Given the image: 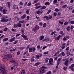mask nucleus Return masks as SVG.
Masks as SVG:
<instances>
[{"instance_id": "bf43d9fd", "label": "nucleus", "mask_w": 74, "mask_h": 74, "mask_svg": "<svg viewBox=\"0 0 74 74\" xmlns=\"http://www.w3.org/2000/svg\"><path fill=\"white\" fill-rule=\"evenodd\" d=\"M66 40H67V39H66V37H64L63 38V40L66 41Z\"/></svg>"}, {"instance_id": "7ed1b4c3", "label": "nucleus", "mask_w": 74, "mask_h": 74, "mask_svg": "<svg viewBox=\"0 0 74 74\" xmlns=\"http://www.w3.org/2000/svg\"><path fill=\"white\" fill-rule=\"evenodd\" d=\"M1 22H8V19L5 18H1Z\"/></svg>"}, {"instance_id": "9b49d317", "label": "nucleus", "mask_w": 74, "mask_h": 74, "mask_svg": "<svg viewBox=\"0 0 74 74\" xmlns=\"http://www.w3.org/2000/svg\"><path fill=\"white\" fill-rule=\"evenodd\" d=\"M69 60H66L65 62V63H64V64H65V65H68V64H69Z\"/></svg>"}, {"instance_id": "58836bf2", "label": "nucleus", "mask_w": 74, "mask_h": 74, "mask_svg": "<svg viewBox=\"0 0 74 74\" xmlns=\"http://www.w3.org/2000/svg\"><path fill=\"white\" fill-rule=\"evenodd\" d=\"M34 58H32V59L31 60V62H34Z\"/></svg>"}, {"instance_id": "f8f14e48", "label": "nucleus", "mask_w": 74, "mask_h": 74, "mask_svg": "<svg viewBox=\"0 0 74 74\" xmlns=\"http://www.w3.org/2000/svg\"><path fill=\"white\" fill-rule=\"evenodd\" d=\"M44 36H42L39 38V39L40 40H42L44 39Z\"/></svg>"}, {"instance_id": "4be33fe9", "label": "nucleus", "mask_w": 74, "mask_h": 74, "mask_svg": "<svg viewBox=\"0 0 74 74\" xmlns=\"http://www.w3.org/2000/svg\"><path fill=\"white\" fill-rule=\"evenodd\" d=\"M8 30V28H7V27H6L4 29L3 31L4 32H6V31H7Z\"/></svg>"}, {"instance_id": "13d9d810", "label": "nucleus", "mask_w": 74, "mask_h": 74, "mask_svg": "<svg viewBox=\"0 0 74 74\" xmlns=\"http://www.w3.org/2000/svg\"><path fill=\"white\" fill-rule=\"evenodd\" d=\"M73 60V58H71L70 59V62H71L72 61V60Z\"/></svg>"}, {"instance_id": "aec40b11", "label": "nucleus", "mask_w": 74, "mask_h": 74, "mask_svg": "<svg viewBox=\"0 0 74 74\" xmlns=\"http://www.w3.org/2000/svg\"><path fill=\"white\" fill-rule=\"evenodd\" d=\"M2 11L3 12V13L4 14H7V12H5V9L3 10Z\"/></svg>"}, {"instance_id": "680f3d73", "label": "nucleus", "mask_w": 74, "mask_h": 74, "mask_svg": "<svg viewBox=\"0 0 74 74\" xmlns=\"http://www.w3.org/2000/svg\"><path fill=\"white\" fill-rule=\"evenodd\" d=\"M58 66H58V65H57V66H56V70H58Z\"/></svg>"}, {"instance_id": "a211bd4d", "label": "nucleus", "mask_w": 74, "mask_h": 74, "mask_svg": "<svg viewBox=\"0 0 74 74\" xmlns=\"http://www.w3.org/2000/svg\"><path fill=\"white\" fill-rule=\"evenodd\" d=\"M7 3L9 8H10V6H11V3H10V2H8Z\"/></svg>"}, {"instance_id": "1a4fd4ad", "label": "nucleus", "mask_w": 74, "mask_h": 74, "mask_svg": "<svg viewBox=\"0 0 74 74\" xmlns=\"http://www.w3.org/2000/svg\"><path fill=\"white\" fill-rule=\"evenodd\" d=\"M60 37H61V35H59V36H58V37H56L55 39L56 40H59L60 38Z\"/></svg>"}, {"instance_id": "09e8293b", "label": "nucleus", "mask_w": 74, "mask_h": 74, "mask_svg": "<svg viewBox=\"0 0 74 74\" xmlns=\"http://www.w3.org/2000/svg\"><path fill=\"white\" fill-rule=\"evenodd\" d=\"M37 48L38 49H39L40 48V45L37 46Z\"/></svg>"}, {"instance_id": "8fccbe9b", "label": "nucleus", "mask_w": 74, "mask_h": 74, "mask_svg": "<svg viewBox=\"0 0 74 74\" xmlns=\"http://www.w3.org/2000/svg\"><path fill=\"white\" fill-rule=\"evenodd\" d=\"M31 5V3L30 2L27 5L28 6H30V5Z\"/></svg>"}, {"instance_id": "393cba45", "label": "nucleus", "mask_w": 74, "mask_h": 74, "mask_svg": "<svg viewBox=\"0 0 74 74\" xmlns=\"http://www.w3.org/2000/svg\"><path fill=\"white\" fill-rule=\"evenodd\" d=\"M49 4H50L49 2H47L45 3V4L46 5H49Z\"/></svg>"}, {"instance_id": "9d476101", "label": "nucleus", "mask_w": 74, "mask_h": 74, "mask_svg": "<svg viewBox=\"0 0 74 74\" xmlns=\"http://www.w3.org/2000/svg\"><path fill=\"white\" fill-rule=\"evenodd\" d=\"M8 73V71L7 70H5L4 71L1 72L2 74H6L5 73Z\"/></svg>"}, {"instance_id": "0eeeda50", "label": "nucleus", "mask_w": 74, "mask_h": 74, "mask_svg": "<svg viewBox=\"0 0 74 74\" xmlns=\"http://www.w3.org/2000/svg\"><path fill=\"white\" fill-rule=\"evenodd\" d=\"M22 37L24 38V40H28V38H27V36H25L24 34H22L21 35Z\"/></svg>"}, {"instance_id": "2eb2a0df", "label": "nucleus", "mask_w": 74, "mask_h": 74, "mask_svg": "<svg viewBox=\"0 0 74 74\" xmlns=\"http://www.w3.org/2000/svg\"><path fill=\"white\" fill-rule=\"evenodd\" d=\"M15 37H14L13 38H11L9 41L10 42H12L13 41H14V40H15Z\"/></svg>"}, {"instance_id": "7c9ffc66", "label": "nucleus", "mask_w": 74, "mask_h": 74, "mask_svg": "<svg viewBox=\"0 0 74 74\" xmlns=\"http://www.w3.org/2000/svg\"><path fill=\"white\" fill-rule=\"evenodd\" d=\"M62 56H65V53L64 52H62Z\"/></svg>"}, {"instance_id": "4468645a", "label": "nucleus", "mask_w": 74, "mask_h": 74, "mask_svg": "<svg viewBox=\"0 0 74 74\" xmlns=\"http://www.w3.org/2000/svg\"><path fill=\"white\" fill-rule=\"evenodd\" d=\"M17 26L18 27H20L22 26V25H21L20 23H19L17 24Z\"/></svg>"}, {"instance_id": "864d4df0", "label": "nucleus", "mask_w": 74, "mask_h": 74, "mask_svg": "<svg viewBox=\"0 0 74 74\" xmlns=\"http://www.w3.org/2000/svg\"><path fill=\"white\" fill-rule=\"evenodd\" d=\"M26 14H28L29 13V10H27V11L26 12Z\"/></svg>"}, {"instance_id": "5701e85b", "label": "nucleus", "mask_w": 74, "mask_h": 74, "mask_svg": "<svg viewBox=\"0 0 74 74\" xmlns=\"http://www.w3.org/2000/svg\"><path fill=\"white\" fill-rule=\"evenodd\" d=\"M44 18H46V19L49 20V17L47 16H45L44 17Z\"/></svg>"}, {"instance_id": "052dcab7", "label": "nucleus", "mask_w": 74, "mask_h": 74, "mask_svg": "<svg viewBox=\"0 0 74 74\" xmlns=\"http://www.w3.org/2000/svg\"><path fill=\"white\" fill-rule=\"evenodd\" d=\"M20 35H21V34H20L16 35V37H17L18 36H20Z\"/></svg>"}, {"instance_id": "37998d69", "label": "nucleus", "mask_w": 74, "mask_h": 74, "mask_svg": "<svg viewBox=\"0 0 74 74\" xmlns=\"http://www.w3.org/2000/svg\"><path fill=\"white\" fill-rule=\"evenodd\" d=\"M21 32L22 33V34H23V33H24V30L22 29L21 30Z\"/></svg>"}, {"instance_id": "20e7f679", "label": "nucleus", "mask_w": 74, "mask_h": 74, "mask_svg": "<svg viewBox=\"0 0 74 74\" xmlns=\"http://www.w3.org/2000/svg\"><path fill=\"white\" fill-rule=\"evenodd\" d=\"M53 59L52 58H50L49 60V63L50 64V65H53V64L52 63H53Z\"/></svg>"}, {"instance_id": "c85d7f7f", "label": "nucleus", "mask_w": 74, "mask_h": 74, "mask_svg": "<svg viewBox=\"0 0 74 74\" xmlns=\"http://www.w3.org/2000/svg\"><path fill=\"white\" fill-rule=\"evenodd\" d=\"M52 73L51 72V71H49L48 72H47L46 73V74H51Z\"/></svg>"}, {"instance_id": "e433bc0d", "label": "nucleus", "mask_w": 74, "mask_h": 74, "mask_svg": "<svg viewBox=\"0 0 74 74\" xmlns=\"http://www.w3.org/2000/svg\"><path fill=\"white\" fill-rule=\"evenodd\" d=\"M62 60V58H60L58 59V62H60V60Z\"/></svg>"}, {"instance_id": "69168bd1", "label": "nucleus", "mask_w": 74, "mask_h": 74, "mask_svg": "<svg viewBox=\"0 0 74 74\" xmlns=\"http://www.w3.org/2000/svg\"><path fill=\"white\" fill-rule=\"evenodd\" d=\"M37 14H40V11H38L37 12Z\"/></svg>"}, {"instance_id": "338daca9", "label": "nucleus", "mask_w": 74, "mask_h": 74, "mask_svg": "<svg viewBox=\"0 0 74 74\" xmlns=\"http://www.w3.org/2000/svg\"><path fill=\"white\" fill-rule=\"evenodd\" d=\"M38 1L37 0H35V1H34V3H36Z\"/></svg>"}, {"instance_id": "f3484780", "label": "nucleus", "mask_w": 74, "mask_h": 74, "mask_svg": "<svg viewBox=\"0 0 74 74\" xmlns=\"http://www.w3.org/2000/svg\"><path fill=\"white\" fill-rule=\"evenodd\" d=\"M29 52H32L33 51V49H32V48H29Z\"/></svg>"}, {"instance_id": "39448f33", "label": "nucleus", "mask_w": 74, "mask_h": 74, "mask_svg": "<svg viewBox=\"0 0 74 74\" xmlns=\"http://www.w3.org/2000/svg\"><path fill=\"white\" fill-rule=\"evenodd\" d=\"M45 70L42 69L40 70V71L39 72V74H42V73H45Z\"/></svg>"}, {"instance_id": "423d86ee", "label": "nucleus", "mask_w": 74, "mask_h": 74, "mask_svg": "<svg viewBox=\"0 0 74 74\" xmlns=\"http://www.w3.org/2000/svg\"><path fill=\"white\" fill-rule=\"evenodd\" d=\"M38 29H39V27L38 25H36L33 29V30L34 31H36L37 30H38Z\"/></svg>"}, {"instance_id": "4c0bfd02", "label": "nucleus", "mask_w": 74, "mask_h": 74, "mask_svg": "<svg viewBox=\"0 0 74 74\" xmlns=\"http://www.w3.org/2000/svg\"><path fill=\"white\" fill-rule=\"evenodd\" d=\"M48 60H49V59L48 58H46L45 60V62H48Z\"/></svg>"}, {"instance_id": "79ce46f5", "label": "nucleus", "mask_w": 74, "mask_h": 74, "mask_svg": "<svg viewBox=\"0 0 74 74\" xmlns=\"http://www.w3.org/2000/svg\"><path fill=\"white\" fill-rule=\"evenodd\" d=\"M45 8H46V6H43L42 7V9H45Z\"/></svg>"}, {"instance_id": "473e14b6", "label": "nucleus", "mask_w": 74, "mask_h": 74, "mask_svg": "<svg viewBox=\"0 0 74 74\" xmlns=\"http://www.w3.org/2000/svg\"><path fill=\"white\" fill-rule=\"evenodd\" d=\"M19 23H24V21L23 20L22 21H20L19 22Z\"/></svg>"}, {"instance_id": "603ef678", "label": "nucleus", "mask_w": 74, "mask_h": 74, "mask_svg": "<svg viewBox=\"0 0 74 74\" xmlns=\"http://www.w3.org/2000/svg\"><path fill=\"white\" fill-rule=\"evenodd\" d=\"M71 24H74V21H71L70 22Z\"/></svg>"}, {"instance_id": "72a5a7b5", "label": "nucleus", "mask_w": 74, "mask_h": 74, "mask_svg": "<svg viewBox=\"0 0 74 74\" xmlns=\"http://www.w3.org/2000/svg\"><path fill=\"white\" fill-rule=\"evenodd\" d=\"M41 64V62H37L35 64V65H39Z\"/></svg>"}, {"instance_id": "dca6fc26", "label": "nucleus", "mask_w": 74, "mask_h": 74, "mask_svg": "<svg viewBox=\"0 0 74 74\" xmlns=\"http://www.w3.org/2000/svg\"><path fill=\"white\" fill-rule=\"evenodd\" d=\"M67 6V5H64L62 6V8H66Z\"/></svg>"}, {"instance_id": "f257e3e1", "label": "nucleus", "mask_w": 74, "mask_h": 74, "mask_svg": "<svg viewBox=\"0 0 74 74\" xmlns=\"http://www.w3.org/2000/svg\"><path fill=\"white\" fill-rule=\"evenodd\" d=\"M12 57V56L10 55H8L4 56V58L5 59V61L11 60V58Z\"/></svg>"}, {"instance_id": "cd10ccee", "label": "nucleus", "mask_w": 74, "mask_h": 74, "mask_svg": "<svg viewBox=\"0 0 74 74\" xmlns=\"http://www.w3.org/2000/svg\"><path fill=\"white\" fill-rule=\"evenodd\" d=\"M51 10H49L48 11V12H47V14H49L51 12Z\"/></svg>"}, {"instance_id": "a18cd8bd", "label": "nucleus", "mask_w": 74, "mask_h": 74, "mask_svg": "<svg viewBox=\"0 0 74 74\" xmlns=\"http://www.w3.org/2000/svg\"><path fill=\"white\" fill-rule=\"evenodd\" d=\"M14 27L15 28H17V24L16 25V24H14Z\"/></svg>"}, {"instance_id": "774afa93", "label": "nucleus", "mask_w": 74, "mask_h": 74, "mask_svg": "<svg viewBox=\"0 0 74 74\" xmlns=\"http://www.w3.org/2000/svg\"><path fill=\"white\" fill-rule=\"evenodd\" d=\"M66 38H67V39H69V36H66Z\"/></svg>"}, {"instance_id": "b1692460", "label": "nucleus", "mask_w": 74, "mask_h": 74, "mask_svg": "<svg viewBox=\"0 0 74 74\" xmlns=\"http://www.w3.org/2000/svg\"><path fill=\"white\" fill-rule=\"evenodd\" d=\"M60 52H59V51H58V52H57L55 55H54V56H57V55H58V54H59V53Z\"/></svg>"}, {"instance_id": "49530a36", "label": "nucleus", "mask_w": 74, "mask_h": 74, "mask_svg": "<svg viewBox=\"0 0 74 74\" xmlns=\"http://www.w3.org/2000/svg\"><path fill=\"white\" fill-rule=\"evenodd\" d=\"M47 46H45L43 47L42 48L43 50H44V49H45L46 48H47Z\"/></svg>"}, {"instance_id": "c03bdc74", "label": "nucleus", "mask_w": 74, "mask_h": 74, "mask_svg": "<svg viewBox=\"0 0 74 74\" xmlns=\"http://www.w3.org/2000/svg\"><path fill=\"white\" fill-rule=\"evenodd\" d=\"M42 68H43V69H47V67L44 66H42Z\"/></svg>"}, {"instance_id": "412c9836", "label": "nucleus", "mask_w": 74, "mask_h": 74, "mask_svg": "<svg viewBox=\"0 0 74 74\" xmlns=\"http://www.w3.org/2000/svg\"><path fill=\"white\" fill-rule=\"evenodd\" d=\"M8 40V38H5L3 40V41H7V40Z\"/></svg>"}, {"instance_id": "f704fd0d", "label": "nucleus", "mask_w": 74, "mask_h": 74, "mask_svg": "<svg viewBox=\"0 0 74 74\" xmlns=\"http://www.w3.org/2000/svg\"><path fill=\"white\" fill-rule=\"evenodd\" d=\"M64 25H65V26H66V25H68V22H66L64 23Z\"/></svg>"}, {"instance_id": "2f4dec72", "label": "nucleus", "mask_w": 74, "mask_h": 74, "mask_svg": "<svg viewBox=\"0 0 74 74\" xmlns=\"http://www.w3.org/2000/svg\"><path fill=\"white\" fill-rule=\"evenodd\" d=\"M41 7V5H39L38 6L36 7V9H38V8H40Z\"/></svg>"}, {"instance_id": "4d7b16f0", "label": "nucleus", "mask_w": 74, "mask_h": 74, "mask_svg": "<svg viewBox=\"0 0 74 74\" xmlns=\"http://www.w3.org/2000/svg\"><path fill=\"white\" fill-rule=\"evenodd\" d=\"M58 0H54L53 2L54 3H57V1Z\"/></svg>"}, {"instance_id": "ea45409f", "label": "nucleus", "mask_w": 74, "mask_h": 74, "mask_svg": "<svg viewBox=\"0 0 74 74\" xmlns=\"http://www.w3.org/2000/svg\"><path fill=\"white\" fill-rule=\"evenodd\" d=\"M3 9V7H1V6H0V11H2V9Z\"/></svg>"}, {"instance_id": "a878e982", "label": "nucleus", "mask_w": 74, "mask_h": 74, "mask_svg": "<svg viewBox=\"0 0 74 74\" xmlns=\"http://www.w3.org/2000/svg\"><path fill=\"white\" fill-rule=\"evenodd\" d=\"M55 11L56 12H59V9H58V8H56L55 10Z\"/></svg>"}, {"instance_id": "bb28decb", "label": "nucleus", "mask_w": 74, "mask_h": 74, "mask_svg": "<svg viewBox=\"0 0 74 74\" xmlns=\"http://www.w3.org/2000/svg\"><path fill=\"white\" fill-rule=\"evenodd\" d=\"M46 26H47V23H45L44 24L43 26V27H46Z\"/></svg>"}, {"instance_id": "ddd939ff", "label": "nucleus", "mask_w": 74, "mask_h": 74, "mask_svg": "<svg viewBox=\"0 0 74 74\" xmlns=\"http://www.w3.org/2000/svg\"><path fill=\"white\" fill-rule=\"evenodd\" d=\"M25 18H26V14H24L21 17L22 19H24Z\"/></svg>"}, {"instance_id": "3c124183", "label": "nucleus", "mask_w": 74, "mask_h": 74, "mask_svg": "<svg viewBox=\"0 0 74 74\" xmlns=\"http://www.w3.org/2000/svg\"><path fill=\"white\" fill-rule=\"evenodd\" d=\"M73 28H74V26H71V30H73Z\"/></svg>"}, {"instance_id": "de8ad7c7", "label": "nucleus", "mask_w": 74, "mask_h": 74, "mask_svg": "<svg viewBox=\"0 0 74 74\" xmlns=\"http://www.w3.org/2000/svg\"><path fill=\"white\" fill-rule=\"evenodd\" d=\"M52 16H49V18L50 19H52Z\"/></svg>"}, {"instance_id": "a19ab883", "label": "nucleus", "mask_w": 74, "mask_h": 74, "mask_svg": "<svg viewBox=\"0 0 74 74\" xmlns=\"http://www.w3.org/2000/svg\"><path fill=\"white\" fill-rule=\"evenodd\" d=\"M21 73L22 74H25V70L22 71Z\"/></svg>"}, {"instance_id": "6ab92c4d", "label": "nucleus", "mask_w": 74, "mask_h": 74, "mask_svg": "<svg viewBox=\"0 0 74 74\" xmlns=\"http://www.w3.org/2000/svg\"><path fill=\"white\" fill-rule=\"evenodd\" d=\"M70 27L68 26L66 28L67 31V32H69L70 31Z\"/></svg>"}, {"instance_id": "c9c22d12", "label": "nucleus", "mask_w": 74, "mask_h": 74, "mask_svg": "<svg viewBox=\"0 0 74 74\" xmlns=\"http://www.w3.org/2000/svg\"><path fill=\"white\" fill-rule=\"evenodd\" d=\"M32 50L33 52H35L36 51V48L35 47H34L32 48Z\"/></svg>"}, {"instance_id": "5fc2aeb1", "label": "nucleus", "mask_w": 74, "mask_h": 74, "mask_svg": "<svg viewBox=\"0 0 74 74\" xmlns=\"http://www.w3.org/2000/svg\"><path fill=\"white\" fill-rule=\"evenodd\" d=\"M61 48H62V49H64V48H65V46H62L61 47Z\"/></svg>"}, {"instance_id": "6e6552de", "label": "nucleus", "mask_w": 74, "mask_h": 74, "mask_svg": "<svg viewBox=\"0 0 74 74\" xmlns=\"http://www.w3.org/2000/svg\"><path fill=\"white\" fill-rule=\"evenodd\" d=\"M74 67V65H71V66H69V68L72 71H74V69L73 68Z\"/></svg>"}, {"instance_id": "e2e57ef3", "label": "nucleus", "mask_w": 74, "mask_h": 74, "mask_svg": "<svg viewBox=\"0 0 74 74\" xmlns=\"http://www.w3.org/2000/svg\"><path fill=\"white\" fill-rule=\"evenodd\" d=\"M69 49H70V48L68 47L66 48V51H68L69 50Z\"/></svg>"}, {"instance_id": "f03ea898", "label": "nucleus", "mask_w": 74, "mask_h": 74, "mask_svg": "<svg viewBox=\"0 0 74 74\" xmlns=\"http://www.w3.org/2000/svg\"><path fill=\"white\" fill-rule=\"evenodd\" d=\"M5 65H1L0 67V70L1 71V72L2 71H4L5 70Z\"/></svg>"}, {"instance_id": "0e129e2a", "label": "nucleus", "mask_w": 74, "mask_h": 74, "mask_svg": "<svg viewBox=\"0 0 74 74\" xmlns=\"http://www.w3.org/2000/svg\"><path fill=\"white\" fill-rule=\"evenodd\" d=\"M48 53H47L46 52H45L44 53V55H47Z\"/></svg>"}, {"instance_id": "6e6d98bb", "label": "nucleus", "mask_w": 74, "mask_h": 74, "mask_svg": "<svg viewBox=\"0 0 74 74\" xmlns=\"http://www.w3.org/2000/svg\"><path fill=\"white\" fill-rule=\"evenodd\" d=\"M56 72V70H53V73H55Z\"/></svg>"}, {"instance_id": "c756f323", "label": "nucleus", "mask_w": 74, "mask_h": 74, "mask_svg": "<svg viewBox=\"0 0 74 74\" xmlns=\"http://www.w3.org/2000/svg\"><path fill=\"white\" fill-rule=\"evenodd\" d=\"M66 54L68 56H70V53L69 52H67L66 53Z\"/></svg>"}]
</instances>
